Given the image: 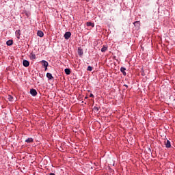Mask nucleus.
<instances>
[{"label":"nucleus","instance_id":"f257e3e1","mask_svg":"<svg viewBox=\"0 0 175 175\" xmlns=\"http://www.w3.org/2000/svg\"><path fill=\"white\" fill-rule=\"evenodd\" d=\"M70 36H72V33H70V31H66L64 33V38L68 40V39H69L70 38Z\"/></svg>","mask_w":175,"mask_h":175},{"label":"nucleus","instance_id":"f03ea898","mask_svg":"<svg viewBox=\"0 0 175 175\" xmlns=\"http://www.w3.org/2000/svg\"><path fill=\"white\" fill-rule=\"evenodd\" d=\"M30 94L32 96H36L38 95V92L35 89L30 90Z\"/></svg>","mask_w":175,"mask_h":175},{"label":"nucleus","instance_id":"7ed1b4c3","mask_svg":"<svg viewBox=\"0 0 175 175\" xmlns=\"http://www.w3.org/2000/svg\"><path fill=\"white\" fill-rule=\"evenodd\" d=\"M15 35L17 38V39H20V36L21 35V30L18 29L15 31Z\"/></svg>","mask_w":175,"mask_h":175},{"label":"nucleus","instance_id":"20e7f679","mask_svg":"<svg viewBox=\"0 0 175 175\" xmlns=\"http://www.w3.org/2000/svg\"><path fill=\"white\" fill-rule=\"evenodd\" d=\"M37 36H39L40 38H43V36H44V33H43L42 30H38L37 31Z\"/></svg>","mask_w":175,"mask_h":175},{"label":"nucleus","instance_id":"39448f33","mask_svg":"<svg viewBox=\"0 0 175 175\" xmlns=\"http://www.w3.org/2000/svg\"><path fill=\"white\" fill-rule=\"evenodd\" d=\"M23 65L25 68H28V66H29V62L28 60H23Z\"/></svg>","mask_w":175,"mask_h":175},{"label":"nucleus","instance_id":"423d86ee","mask_svg":"<svg viewBox=\"0 0 175 175\" xmlns=\"http://www.w3.org/2000/svg\"><path fill=\"white\" fill-rule=\"evenodd\" d=\"M126 70V68H125V67L120 68V72H122L123 76H126V72H125Z\"/></svg>","mask_w":175,"mask_h":175},{"label":"nucleus","instance_id":"0eeeda50","mask_svg":"<svg viewBox=\"0 0 175 175\" xmlns=\"http://www.w3.org/2000/svg\"><path fill=\"white\" fill-rule=\"evenodd\" d=\"M46 77L49 80H53V79H54V77H53V75L50 72L46 73Z\"/></svg>","mask_w":175,"mask_h":175},{"label":"nucleus","instance_id":"6e6552de","mask_svg":"<svg viewBox=\"0 0 175 175\" xmlns=\"http://www.w3.org/2000/svg\"><path fill=\"white\" fill-rule=\"evenodd\" d=\"M86 25L87 27H92V28H94V27H95V23L92 22H87Z\"/></svg>","mask_w":175,"mask_h":175},{"label":"nucleus","instance_id":"1a4fd4ad","mask_svg":"<svg viewBox=\"0 0 175 175\" xmlns=\"http://www.w3.org/2000/svg\"><path fill=\"white\" fill-rule=\"evenodd\" d=\"M133 25L135 27H136V28H140V21H135L133 23Z\"/></svg>","mask_w":175,"mask_h":175},{"label":"nucleus","instance_id":"9d476101","mask_svg":"<svg viewBox=\"0 0 175 175\" xmlns=\"http://www.w3.org/2000/svg\"><path fill=\"white\" fill-rule=\"evenodd\" d=\"M42 64V66L44 67H46V66H49V62L46 60H42L41 61Z\"/></svg>","mask_w":175,"mask_h":175},{"label":"nucleus","instance_id":"9b49d317","mask_svg":"<svg viewBox=\"0 0 175 175\" xmlns=\"http://www.w3.org/2000/svg\"><path fill=\"white\" fill-rule=\"evenodd\" d=\"M25 143H33V138L30 137L25 139Z\"/></svg>","mask_w":175,"mask_h":175},{"label":"nucleus","instance_id":"f8f14e48","mask_svg":"<svg viewBox=\"0 0 175 175\" xmlns=\"http://www.w3.org/2000/svg\"><path fill=\"white\" fill-rule=\"evenodd\" d=\"M166 148H170L172 147V144H170V141L167 140V142L165 144Z\"/></svg>","mask_w":175,"mask_h":175},{"label":"nucleus","instance_id":"ddd939ff","mask_svg":"<svg viewBox=\"0 0 175 175\" xmlns=\"http://www.w3.org/2000/svg\"><path fill=\"white\" fill-rule=\"evenodd\" d=\"M30 59H36V55L34 53H31L29 55Z\"/></svg>","mask_w":175,"mask_h":175},{"label":"nucleus","instance_id":"4468645a","mask_svg":"<svg viewBox=\"0 0 175 175\" xmlns=\"http://www.w3.org/2000/svg\"><path fill=\"white\" fill-rule=\"evenodd\" d=\"M7 46H12L13 44V41L12 40H9L6 42Z\"/></svg>","mask_w":175,"mask_h":175},{"label":"nucleus","instance_id":"2eb2a0df","mask_svg":"<svg viewBox=\"0 0 175 175\" xmlns=\"http://www.w3.org/2000/svg\"><path fill=\"white\" fill-rule=\"evenodd\" d=\"M78 54H79V55H83V54H84L83 49H81V48H79L78 49Z\"/></svg>","mask_w":175,"mask_h":175},{"label":"nucleus","instance_id":"dca6fc26","mask_svg":"<svg viewBox=\"0 0 175 175\" xmlns=\"http://www.w3.org/2000/svg\"><path fill=\"white\" fill-rule=\"evenodd\" d=\"M107 51V46H103V47L101 49V52L106 53Z\"/></svg>","mask_w":175,"mask_h":175},{"label":"nucleus","instance_id":"f3484780","mask_svg":"<svg viewBox=\"0 0 175 175\" xmlns=\"http://www.w3.org/2000/svg\"><path fill=\"white\" fill-rule=\"evenodd\" d=\"M99 109H100V107H94L93 110H94V113H98L99 111Z\"/></svg>","mask_w":175,"mask_h":175},{"label":"nucleus","instance_id":"a211bd4d","mask_svg":"<svg viewBox=\"0 0 175 175\" xmlns=\"http://www.w3.org/2000/svg\"><path fill=\"white\" fill-rule=\"evenodd\" d=\"M64 72H65L66 75H70V69H69V68H66L64 70Z\"/></svg>","mask_w":175,"mask_h":175},{"label":"nucleus","instance_id":"6ab92c4d","mask_svg":"<svg viewBox=\"0 0 175 175\" xmlns=\"http://www.w3.org/2000/svg\"><path fill=\"white\" fill-rule=\"evenodd\" d=\"M87 70H88L89 72H92V66H89L87 68Z\"/></svg>","mask_w":175,"mask_h":175},{"label":"nucleus","instance_id":"aec40b11","mask_svg":"<svg viewBox=\"0 0 175 175\" xmlns=\"http://www.w3.org/2000/svg\"><path fill=\"white\" fill-rule=\"evenodd\" d=\"M8 100H10V102H12L13 100V96L9 95L8 96Z\"/></svg>","mask_w":175,"mask_h":175},{"label":"nucleus","instance_id":"412c9836","mask_svg":"<svg viewBox=\"0 0 175 175\" xmlns=\"http://www.w3.org/2000/svg\"><path fill=\"white\" fill-rule=\"evenodd\" d=\"M25 16H27V17H29V16H31V12H25Z\"/></svg>","mask_w":175,"mask_h":175},{"label":"nucleus","instance_id":"4be33fe9","mask_svg":"<svg viewBox=\"0 0 175 175\" xmlns=\"http://www.w3.org/2000/svg\"><path fill=\"white\" fill-rule=\"evenodd\" d=\"M90 98H95V96H94V94H90Z\"/></svg>","mask_w":175,"mask_h":175},{"label":"nucleus","instance_id":"5701e85b","mask_svg":"<svg viewBox=\"0 0 175 175\" xmlns=\"http://www.w3.org/2000/svg\"><path fill=\"white\" fill-rule=\"evenodd\" d=\"M124 87H126V88H128V85H124Z\"/></svg>","mask_w":175,"mask_h":175},{"label":"nucleus","instance_id":"b1692460","mask_svg":"<svg viewBox=\"0 0 175 175\" xmlns=\"http://www.w3.org/2000/svg\"><path fill=\"white\" fill-rule=\"evenodd\" d=\"M49 175H55L54 173H50Z\"/></svg>","mask_w":175,"mask_h":175},{"label":"nucleus","instance_id":"393cba45","mask_svg":"<svg viewBox=\"0 0 175 175\" xmlns=\"http://www.w3.org/2000/svg\"><path fill=\"white\" fill-rule=\"evenodd\" d=\"M47 67H48V66H46H46H45V67H44V69H45V70H47Z\"/></svg>","mask_w":175,"mask_h":175},{"label":"nucleus","instance_id":"a878e982","mask_svg":"<svg viewBox=\"0 0 175 175\" xmlns=\"http://www.w3.org/2000/svg\"><path fill=\"white\" fill-rule=\"evenodd\" d=\"M85 99H88V96H85Z\"/></svg>","mask_w":175,"mask_h":175},{"label":"nucleus","instance_id":"bb28decb","mask_svg":"<svg viewBox=\"0 0 175 175\" xmlns=\"http://www.w3.org/2000/svg\"><path fill=\"white\" fill-rule=\"evenodd\" d=\"M110 169V170H111V172H113V170H111V168H109Z\"/></svg>","mask_w":175,"mask_h":175},{"label":"nucleus","instance_id":"cd10ccee","mask_svg":"<svg viewBox=\"0 0 175 175\" xmlns=\"http://www.w3.org/2000/svg\"><path fill=\"white\" fill-rule=\"evenodd\" d=\"M148 150H149L150 151H151V148H149Z\"/></svg>","mask_w":175,"mask_h":175},{"label":"nucleus","instance_id":"c85d7f7f","mask_svg":"<svg viewBox=\"0 0 175 175\" xmlns=\"http://www.w3.org/2000/svg\"><path fill=\"white\" fill-rule=\"evenodd\" d=\"M113 166H114V163L113 164Z\"/></svg>","mask_w":175,"mask_h":175}]
</instances>
